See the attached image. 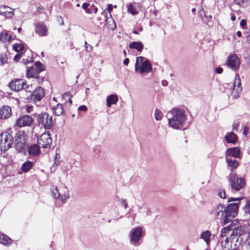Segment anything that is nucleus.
Returning a JSON list of instances; mask_svg holds the SVG:
<instances>
[{"instance_id":"obj_1","label":"nucleus","mask_w":250,"mask_h":250,"mask_svg":"<svg viewBox=\"0 0 250 250\" xmlns=\"http://www.w3.org/2000/svg\"><path fill=\"white\" fill-rule=\"evenodd\" d=\"M238 210V203H230L227 207L219 204L214 208L213 214L216 219L221 220L223 225H226L237 215Z\"/></svg>"},{"instance_id":"obj_2","label":"nucleus","mask_w":250,"mask_h":250,"mask_svg":"<svg viewBox=\"0 0 250 250\" xmlns=\"http://www.w3.org/2000/svg\"><path fill=\"white\" fill-rule=\"evenodd\" d=\"M168 124L173 129H179L186 122V115L183 109L174 108L167 114Z\"/></svg>"},{"instance_id":"obj_3","label":"nucleus","mask_w":250,"mask_h":250,"mask_svg":"<svg viewBox=\"0 0 250 250\" xmlns=\"http://www.w3.org/2000/svg\"><path fill=\"white\" fill-rule=\"evenodd\" d=\"M152 66L149 60L147 59L140 56L136 58L135 64V70L136 72L141 75L146 74L151 71Z\"/></svg>"},{"instance_id":"obj_4","label":"nucleus","mask_w":250,"mask_h":250,"mask_svg":"<svg viewBox=\"0 0 250 250\" xmlns=\"http://www.w3.org/2000/svg\"><path fill=\"white\" fill-rule=\"evenodd\" d=\"M228 180L232 189L238 191L243 189L246 185L245 180L237 176L236 173L232 172L228 176Z\"/></svg>"},{"instance_id":"obj_5","label":"nucleus","mask_w":250,"mask_h":250,"mask_svg":"<svg viewBox=\"0 0 250 250\" xmlns=\"http://www.w3.org/2000/svg\"><path fill=\"white\" fill-rule=\"evenodd\" d=\"M13 143L12 135L8 132H3L0 134V150L4 151L9 149Z\"/></svg>"},{"instance_id":"obj_6","label":"nucleus","mask_w":250,"mask_h":250,"mask_svg":"<svg viewBox=\"0 0 250 250\" xmlns=\"http://www.w3.org/2000/svg\"><path fill=\"white\" fill-rule=\"evenodd\" d=\"M37 121L39 125L43 126L46 129H50L54 124L52 117L46 112L39 114L37 117Z\"/></svg>"},{"instance_id":"obj_7","label":"nucleus","mask_w":250,"mask_h":250,"mask_svg":"<svg viewBox=\"0 0 250 250\" xmlns=\"http://www.w3.org/2000/svg\"><path fill=\"white\" fill-rule=\"evenodd\" d=\"M143 229L138 227L132 229L129 233L130 242L131 244L138 246L140 244V241L143 236Z\"/></svg>"},{"instance_id":"obj_8","label":"nucleus","mask_w":250,"mask_h":250,"mask_svg":"<svg viewBox=\"0 0 250 250\" xmlns=\"http://www.w3.org/2000/svg\"><path fill=\"white\" fill-rule=\"evenodd\" d=\"M15 146L19 152H22L26 146V135L24 132L19 131L15 135Z\"/></svg>"},{"instance_id":"obj_9","label":"nucleus","mask_w":250,"mask_h":250,"mask_svg":"<svg viewBox=\"0 0 250 250\" xmlns=\"http://www.w3.org/2000/svg\"><path fill=\"white\" fill-rule=\"evenodd\" d=\"M9 86L13 91H18L22 89H26V91H30L29 86L26 85L25 82L21 79H15L9 83Z\"/></svg>"},{"instance_id":"obj_10","label":"nucleus","mask_w":250,"mask_h":250,"mask_svg":"<svg viewBox=\"0 0 250 250\" xmlns=\"http://www.w3.org/2000/svg\"><path fill=\"white\" fill-rule=\"evenodd\" d=\"M38 143L40 147L47 148L52 144V139L49 132H45L38 138Z\"/></svg>"},{"instance_id":"obj_11","label":"nucleus","mask_w":250,"mask_h":250,"mask_svg":"<svg viewBox=\"0 0 250 250\" xmlns=\"http://www.w3.org/2000/svg\"><path fill=\"white\" fill-rule=\"evenodd\" d=\"M34 122V119L29 115H24L19 118L16 122L15 125L18 127L29 126Z\"/></svg>"},{"instance_id":"obj_12","label":"nucleus","mask_w":250,"mask_h":250,"mask_svg":"<svg viewBox=\"0 0 250 250\" xmlns=\"http://www.w3.org/2000/svg\"><path fill=\"white\" fill-rule=\"evenodd\" d=\"M226 64L228 67L233 70H237L240 66V62L236 55H230L226 61Z\"/></svg>"},{"instance_id":"obj_13","label":"nucleus","mask_w":250,"mask_h":250,"mask_svg":"<svg viewBox=\"0 0 250 250\" xmlns=\"http://www.w3.org/2000/svg\"><path fill=\"white\" fill-rule=\"evenodd\" d=\"M233 88L231 93L233 96L237 99L239 97L240 94L242 92V88L241 86V81L239 76L236 75L235 78L234 82L233 83Z\"/></svg>"},{"instance_id":"obj_14","label":"nucleus","mask_w":250,"mask_h":250,"mask_svg":"<svg viewBox=\"0 0 250 250\" xmlns=\"http://www.w3.org/2000/svg\"><path fill=\"white\" fill-rule=\"evenodd\" d=\"M45 96L44 90L41 86L37 87L31 95V99L34 102L40 101Z\"/></svg>"},{"instance_id":"obj_15","label":"nucleus","mask_w":250,"mask_h":250,"mask_svg":"<svg viewBox=\"0 0 250 250\" xmlns=\"http://www.w3.org/2000/svg\"><path fill=\"white\" fill-rule=\"evenodd\" d=\"M233 157L234 158L240 157V150L238 147L228 148L225 152V158Z\"/></svg>"},{"instance_id":"obj_16","label":"nucleus","mask_w":250,"mask_h":250,"mask_svg":"<svg viewBox=\"0 0 250 250\" xmlns=\"http://www.w3.org/2000/svg\"><path fill=\"white\" fill-rule=\"evenodd\" d=\"M35 33L41 37L46 36L48 30L45 25L42 23H38L36 25Z\"/></svg>"},{"instance_id":"obj_17","label":"nucleus","mask_w":250,"mask_h":250,"mask_svg":"<svg viewBox=\"0 0 250 250\" xmlns=\"http://www.w3.org/2000/svg\"><path fill=\"white\" fill-rule=\"evenodd\" d=\"M12 115L11 108L10 106L4 105L0 109V118L6 119Z\"/></svg>"},{"instance_id":"obj_18","label":"nucleus","mask_w":250,"mask_h":250,"mask_svg":"<svg viewBox=\"0 0 250 250\" xmlns=\"http://www.w3.org/2000/svg\"><path fill=\"white\" fill-rule=\"evenodd\" d=\"M0 14L7 18H10L14 16V11L10 8L3 6L0 7Z\"/></svg>"},{"instance_id":"obj_19","label":"nucleus","mask_w":250,"mask_h":250,"mask_svg":"<svg viewBox=\"0 0 250 250\" xmlns=\"http://www.w3.org/2000/svg\"><path fill=\"white\" fill-rule=\"evenodd\" d=\"M226 141L228 143L235 144L237 140V135L233 132H229L226 134L225 137Z\"/></svg>"},{"instance_id":"obj_20","label":"nucleus","mask_w":250,"mask_h":250,"mask_svg":"<svg viewBox=\"0 0 250 250\" xmlns=\"http://www.w3.org/2000/svg\"><path fill=\"white\" fill-rule=\"evenodd\" d=\"M129 47L131 49H136L141 53L143 49L144 45L141 42H133L129 44Z\"/></svg>"},{"instance_id":"obj_21","label":"nucleus","mask_w":250,"mask_h":250,"mask_svg":"<svg viewBox=\"0 0 250 250\" xmlns=\"http://www.w3.org/2000/svg\"><path fill=\"white\" fill-rule=\"evenodd\" d=\"M228 166L230 168V170L236 168L238 165V162L235 159H232L228 157L225 158Z\"/></svg>"},{"instance_id":"obj_22","label":"nucleus","mask_w":250,"mask_h":250,"mask_svg":"<svg viewBox=\"0 0 250 250\" xmlns=\"http://www.w3.org/2000/svg\"><path fill=\"white\" fill-rule=\"evenodd\" d=\"M118 101V96L115 94H111L106 99L107 107H110L112 104H116Z\"/></svg>"},{"instance_id":"obj_23","label":"nucleus","mask_w":250,"mask_h":250,"mask_svg":"<svg viewBox=\"0 0 250 250\" xmlns=\"http://www.w3.org/2000/svg\"><path fill=\"white\" fill-rule=\"evenodd\" d=\"M211 233L208 230H206L201 233L200 238L203 239L206 244L208 246L210 242Z\"/></svg>"},{"instance_id":"obj_24","label":"nucleus","mask_w":250,"mask_h":250,"mask_svg":"<svg viewBox=\"0 0 250 250\" xmlns=\"http://www.w3.org/2000/svg\"><path fill=\"white\" fill-rule=\"evenodd\" d=\"M69 198V191L66 187H64L63 188V193L62 194H60V196L59 197V199L62 203H64L66 202Z\"/></svg>"},{"instance_id":"obj_25","label":"nucleus","mask_w":250,"mask_h":250,"mask_svg":"<svg viewBox=\"0 0 250 250\" xmlns=\"http://www.w3.org/2000/svg\"><path fill=\"white\" fill-rule=\"evenodd\" d=\"M39 72L33 67H27L26 75L28 78H36Z\"/></svg>"},{"instance_id":"obj_26","label":"nucleus","mask_w":250,"mask_h":250,"mask_svg":"<svg viewBox=\"0 0 250 250\" xmlns=\"http://www.w3.org/2000/svg\"><path fill=\"white\" fill-rule=\"evenodd\" d=\"M0 243L5 245H8L11 244L12 240L8 236L0 233Z\"/></svg>"},{"instance_id":"obj_27","label":"nucleus","mask_w":250,"mask_h":250,"mask_svg":"<svg viewBox=\"0 0 250 250\" xmlns=\"http://www.w3.org/2000/svg\"><path fill=\"white\" fill-rule=\"evenodd\" d=\"M39 147L40 146H39V145H34L31 146L30 147H29L28 148L29 154L32 155H37L39 154L40 152Z\"/></svg>"},{"instance_id":"obj_28","label":"nucleus","mask_w":250,"mask_h":250,"mask_svg":"<svg viewBox=\"0 0 250 250\" xmlns=\"http://www.w3.org/2000/svg\"><path fill=\"white\" fill-rule=\"evenodd\" d=\"M53 110L56 116H59L62 114L63 108L62 104H58L53 108Z\"/></svg>"},{"instance_id":"obj_29","label":"nucleus","mask_w":250,"mask_h":250,"mask_svg":"<svg viewBox=\"0 0 250 250\" xmlns=\"http://www.w3.org/2000/svg\"><path fill=\"white\" fill-rule=\"evenodd\" d=\"M33 166V163L30 161H27L24 163L22 166V170L23 172L28 171Z\"/></svg>"},{"instance_id":"obj_30","label":"nucleus","mask_w":250,"mask_h":250,"mask_svg":"<svg viewBox=\"0 0 250 250\" xmlns=\"http://www.w3.org/2000/svg\"><path fill=\"white\" fill-rule=\"evenodd\" d=\"M107 28L111 30H114L116 27V23L115 21L112 18H110L109 21H106Z\"/></svg>"},{"instance_id":"obj_31","label":"nucleus","mask_w":250,"mask_h":250,"mask_svg":"<svg viewBox=\"0 0 250 250\" xmlns=\"http://www.w3.org/2000/svg\"><path fill=\"white\" fill-rule=\"evenodd\" d=\"M0 39L3 42H10L11 40V36L7 32H2L0 34Z\"/></svg>"},{"instance_id":"obj_32","label":"nucleus","mask_w":250,"mask_h":250,"mask_svg":"<svg viewBox=\"0 0 250 250\" xmlns=\"http://www.w3.org/2000/svg\"><path fill=\"white\" fill-rule=\"evenodd\" d=\"M127 11L133 15H137L138 11L136 8L132 4L129 3L127 5Z\"/></svg>"},{"instance_id":"obj_33","label":"nucleus","mask_w":250,"mask_h":250,"mask_svg":"<svg viewBox=\"0 0 250 250\" xmlns=\"http://www.w3.org/2000/svg\"><path fill=\"white\" fill-rule=\"evenodd\" d=\"M24 48L23 45L21 43H15L13 45V49L17 52H22Z\"/></svg>"},{"instance_id":"obj_34","label":"nucleus","mask_w":250,"mask_h":250,"mask_svg":"<svg viewBox=\"0 0 250 250\" xmlns=\"http://www.w3.org/2000/svg\"><path fill=\"white\" fill-rule=\"evenodd\" d=\"M26 53V54H28V53L31 54V53L30 51H28V52L25 51L24 53L21 52V53H18L15 56L14 60L15 62L19 61L20 60V59H21V58L26 57V55L25 54Z\"/></svg>"},{"instance_id":"obj_35","label":"nucleus","mask_w":250,"mask_h":250,"mask_svg":"<svg viewBox=\"0 0 250 250\" xmlns=\"http://www.w3.org/2000/svg\"><path fill=\"white\" fill-rule=\"evenodd\" d=\"M245 233L244 229L242 227H238L235 229L233 230L232 233L235 234L237 235L241 236L244 234Z\"/></svg>"},{"instance_id":"obj_36","label":"nucleus","mask_w":250,"mask_h":250,"mask_svg":"<svg viewBox=\"0 0 250 250\" xmlns=\"http://www.w3.org/2000/svg\"><path fill=\"white\" fill-rule=\"evenodd\" d=\"M230 227L229 226L223 228L221 230L220 236L221 238L225 237L226 235V233H229L230 231Z\"/></svg>"},{"instance_id":"obj_37","label":"nucleus","mask_w":250,"mask_h":250,"mask_svg":"<svg viewBox=\"0 0 250 250\" xmlns=\"http://www.w3.org/2000/svg\"><path fill=\"white\" fill-rule=\"evenodd\" d=\"M35 65L37 68V71L40 73L44 69L43 65L40 62H37L35 63Z\"/></svg>"},{"instance_id":"obj_38","label":"nucleus","mask_w":250,"mask_h":250,"mask_svg":"<svg viewBox=\"0 0 250 250\" xmlns=\"http://www.w3.org/2000/svg\"><path fill=\"white\" fill-rule=\"evenodd\" d=\"M33 60L34 59L32 56L30 57L29 56H27V58H26V57H23V58L22 60V63H23L25 65H26L30 62H33Z\"/></svg>"},{"instance_id":"obj_39","label":"nucleus","mask_w":250,"mask_h":250,"mask_svg":"<svg viewBox=\"0 0 250 250\" xmlns=\"http://www.w3.org/2000/svg\"><path fill=\"white\" fill-rule=\"evenodd\" d=\"M155 119L157 120H160L163 116L162 112L159 109H156L155 111Z\"/></svg>"},{"instance_id":"obj_40","label":"nucleus","mask_w":250,"mask_h":250,"mask_svg":"<svg viewBox=\"0 0 250 250\" xmlns=\"http://www.w3.org/2000/svg\"><path fill=\"white\" fill-rule=\"evenodd\" d=\"M218 196L222 199L226 198V192L224 189H219L217 191Z\"/></svg>"},{"instance_id":"obj_41","label":"nucleus","mask_w":250,"mask_h":250,"mask_svg":"<svg viewBox=\"0 0 250 250\" xmlns=\"http://www.w3.org/2000/svg\"><path fill=\"white\" fill-rule=\"evenodd\" d=\"M7 60V55L5 53L0 54V62L1 64L6 62Z\"/></svg>"},{"instance_id":"obj_42","label":"nucleus","mask_w":250,"mask_h":250,"mask_svg":"<svg viewBox=\"0 0 250 250\" xmlns=\"http://www.w3.org/2000/svg\"><path fill=\"white\" fill-rule=\"evenodd\" d=\"M52 195L54 198H58L60 196V193L58 191L57 187H54L52 189Z\"/></svg>"},{"instance_id":"obj_43","label":"nucleus","mask_w":250,"mask_h":250,"mask_svg":"<svg viewBox=\"0 0 250 250\" xmlns=\"http://www.w3.org/2000/svg\"><path fill=\"white\" fill-rule=\"evenodd\" d=\"M248 0H234L233 3L240 6H242L245 2L248 3Z\"/></svg>"},{"instance_id":"obj_44","label":"nucleus","mask_w":250,"mask_h":250,"mask_svg":"<svg viewBox=\"0 0 250 250\" xmlns=\"http://www.w3.org/2000/svg\"><path fill=\"white\" fill-rule=\"evenodd\" d=\"M103 14L104 15L105 21H109L110 18H112L111 13L106 12V11H104Z\"/></svg>"},{"instance_id":"obj_45","label":"nucleus","mask_w":250,"mask_h":250,"mask_svg":"<svg viewBox=\"0 0 250 250\" xmlns=\"http://www.w3.org/2000/svg\"><path fill=\"white\" fill-rule=\"evenodd\" d=\"M245 213L249 215V216L250 217V203H248L247 204V205L245 206L244 208Z\"/></svg>"},{"instance_id":"obj_46","label":"nucleus","mask_w":250,"mask_h":250,"mask_svg":"<svg viewBox=\"0 0 250 250\" xmlns=\"http://www.w3.org/2000/svg\"><path fill=\"white\" fill-rule=\"evenodd\" d=\"M85 49L88 52H90L92 51V47L90 44H88L86 42H85Z\"/></svg>"},{"instance_id":"obj_47","label":"nucleus","mask_w":250,"mask_h":250,"mask_svg":"<svg viewBox=\"0 0 250 250\" xmlns=\"http://www.w3.org/2000/svg\"><path fill=\"white\" fill-rule=\"evenodd\" d=\"M63 99L65 100H67L71 98V95L69 92H66L64 93L62 95Z\"/></svg>"},{"instance_id":"obj_48","label":"nucleus","mask_w":250,"mask_h":250,"mask_svg":"<svg viewBox=\"0 0 250 250\" xmlns=\"http://www.w3.org/2000/svg\"><path fill=\"white\" fill-rule=\"evenodd\" d=\"M113 9V6L112 4H108V7L107 8H106L104 11H106V12H108L109 13H111V11Z\"/></svg>"},{"instance_id":"obj_49","label":"nucleus","mask_w":250,"mask_h":250,"mask_svg":"<svg viewBox=\"0 0 250 250\" xmlns=\"http://www.w3.org/2000/svg\"><path fill=\"white\" fill-rule=\"evenodd\" d=\"M78 109L79 110L86 111L87 110V107L85 105H81L79 107Z\"/></svg>"},{"instance_id":"obj_50","label":"nucleus","mask_w":250,"mask_h":250,"mask_svg":"<svg viewBox=\"0 0 250 250\" xmlns=\"http://www.w3.org/2000/svg\"><path fill=\"white\" fill-rule=\"evenodd\" d=\"M122 204L124 206L125 208H127V206H128L127 202L125 199L122 200Z\"/></svg>"},{"instance_id":"obj_51","label":"nucleus","mask_w":250,"mask_h":250,"mask_svg":"<svg viewBox=\"0 0 250 250\" xmlns=\"http://www.w3.org/2000/svg\"><path fill=\"white\" fill-rule=\"evenodd\" d=\"M248 130H249V127H248L247 126H245L244 127V130H243V134L245 136H246L248 134Z\"/></svg>"},{"instance_id":"obj_52","label":"nucleus","mask_w":250,"mask_h":250,"mask_svg":"<svg viewBox=\"0 0 250 250\" xmlns=\"http://www.w3.org/2000/svg\"><path fill=\"white\" fill-rule=\"evenodd\" d=\"M247 24V21L245 20H242L240 21V26L242 27L245 26Z\"/></svg>"},{"instance_id":"obj_53","label":"nucleus","mask_w":250,"mask_h":250,"mask_svg":"<svg viewBox=\"0 0 250 250\" xmlns=\"http://www.w3.org/2000/svg\"><path fill=\"white\" fill-rule=\"evenodd\" d=\"M223 68L221 67H217L216 68L215 72L218 74H221L223 72Z\"/></svg>"},{"instance_id":"obj_54","label":"nucleus","mask_w":250,"mask_h":250,"mask_svg":"<svg viewBox=\"0 0 250 250\" xmlns=\"http://www.w3.org/2000/svg\"><path fill=\"white\" fill-rule=\"evenodd\" d=\"M240 199H240V198L231 197L228 199V202H232V201H239Z\"/></svg>"},{"instance_id":"obj_55","label":"nucleus","mask_w":250,"mask_h":250,"mask_svg":"<svg viewBox=\"0 0 250 250\" xmlns=\"http://www.w3.org/2000/svg\"><path fill=\"white\" fill-rule=\"evenodd\" d=\"M89 4L88 3H83V4L82 5V8L84 10H86V9H87V8L88 7V6H89Z\"/></svg>"},{"instance_id":"obj_56","label":"nucleus","mask_w":250,"mask_h":250,"mask_svg":"<svg viewBox=\"0 0 250 250\" xmlns=\"http://www.w3.org/2000/svg\"><path fill=\"white\" fill-rule=\"evenodd\" d=\"M32 108V106L27 105L25 109H26V111L27 112L30 113L31 111Z\"/></svg>"},{"instance_id":"obj_57","label":"nucleus","mask_w":250,"mask_h":250,"mask_svg":"<svg viewBox=\"0 0 250 250\" xmlns=\"http://www.w3.org/2000/svg\"><path fill=\"white\" fill-rule=\"evenodd\" d=\"M91 9L93 10V9H94V13L95 14L97 13V11H98V8L97 7H96L93 4H92L91 5Z\"/></svg>"},{"instance_id":"obj_58","label":"nucleus","mask_w":250,"mask_h":250,"mask_svg":"<svg viewBox=\"0 0 250 250\" xmlns=\"http://www.w3.org/2000/svg\"><path fill=\"white\" fill-rule=\"evenodd\" d=\"M129 62V60L128 58H125L124 61V64H125V65H127L128 63Z\"/></svg>"},{"instance_id":"obj_59","label":"nucleus","mask_w":250,"mask_h":250,"mask_svg":"<svg viewBox=\"0 0 250 250\" xmlns=\"http://www.w3.org/2000/svg\"><path fill=\"white\" fill-rule=\"evenodd\" d=\"M229 242V240H228V237L226 238L225 240L224 241H222L221 242V246H223V243H225V244H227Z\"/></svg>"},{"instance_id":"obj_60","label":"nucleus","mask_w":250,"mask_h":250,"mask_svg":"<svg viewBox=\"0 0 250 250\" xmlns=\"http://www.w3.org/2000/svg\"><path fill=\"white\" fill-rule=\"evenodd\" d=\"M85 12L88 14H91L92 9H91V7L90 6V8H87V9H86V10H85Z\"/></svg>"},{"instance_id":"obj_61","label":"nucleus","mask_w":250,"mask_h":250,"mask_svg":"<svg viewBox=\"0 0 250 250\" xmlns=\"http://www.w3.org/2000/svg\"><path fill=\"white\" fill-rule=\"evenodd\" d=\"M239 125L238 124H234L233 125V130L237 129Z\"/></svg>"},{"instance_id":"obj_62","label":"nucleus","mask_w":250,"mask_h":250,"mask_svg":"<svg viewBox=\"0 0 250 250\" xmlns=\"http://www.w3.org/2000/svg\"><path fill=\"white\" fill-rule=\"evenodd\" d=\"M37 79H38V81L39 83L42 82L43 81V78H40L39 77H36Z\"/></svg>"},{"instance_id":"obj_63","label":"nucleus","mask_w":250,"mask_h":250,"mask_svg":"<svg viewBox=\"0 0 250 250\" xmlns=\"http://www.w3.org/2000/svg\"><path fill=\"white\" fill-rule=\"evenodd\" d=\"M247 41L249 43H250V33L248 36H247Z\"/></svg>"},{"instance_id":"obj_64","label":"nucleus","mask_w":250,"mask_h":250,"mask_svg":"<svg viewBox=\"0 0 250 250\" xmlns=\"http://www.w3.org/2000/svg\"><path fill=\"white\" fill-rule=\"evenodd\" d=\"M231 20L233 21H234L235 20V17L233 14H232L231 16Z\"/></svg>"}]
</instances>
